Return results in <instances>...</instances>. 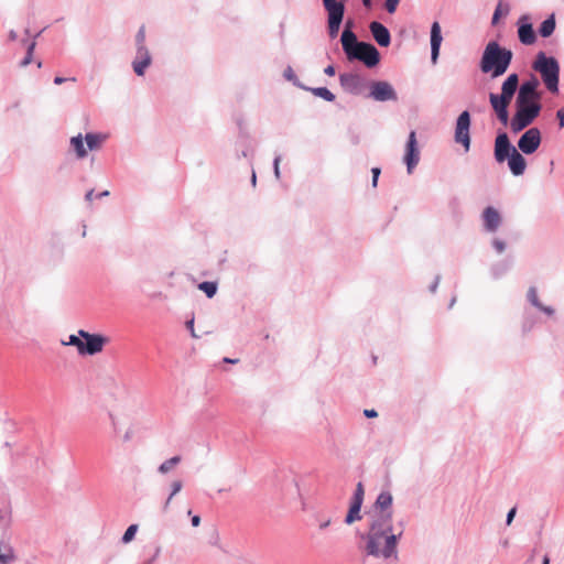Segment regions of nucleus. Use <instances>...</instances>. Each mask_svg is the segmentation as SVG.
Masks as SVG:
<instances>
[{
  "label": "nucleus",
  "instance_id": "nucleus-1",
  "mask_svg": "<svg viewBox=\"0 0 564 564\" xmlns=\"http://www.w3.org/2000/svg\"><path fill=\"white\" fill-rule=\"evenodd\" d=\"M401 536L402 530L398 534L393 533V524L390 522L389 514L373 518L368 532L362 536L366 554L397 563L399 560L398 542Z\"/></svg>",
  "mask_w": 564,
  "mask_h": 564
},
{
  "label": "nucleus",
  "instance_id": "nucleus-2",
  "mask_svg": "<svg viewBox=\"0 0 564 564\" xmlns=\"http://www.w3.org/2000/svg\"><path fill=\"white\" fill-rule=\"evenodd\" d=\"M340 42L348 61L362 62L369 68L379 64V51L371 43L358 41L357 35L351 30V22L346 23Z\"/></svg>",
  "mask_w": 564,
  "mask_h": 564
},
{
  "label": "nucleus",
  "instance_id": "nucleus-3",
  "mask_svg": "<svg viewBox=\"0 0 564 564\" xmlns=\"http://www.w3.org/2000/svg\"><path fill=\"white\" fill-rule=\"evenodd\" d=\"M513 54L510 50L501 46L497 41H490L484 48L479 68L491 78L502 76L512 62Z\"/></svg>",
  "mask_w": 564,
  "mask_h": 564
},
{
  "label": "nucleus",
  "instance_id": "nucleus-4",
  "mask_svg": "<svg viewBox=\"0 0 564 564\" xmlns=\"http://www.w3.org/2000/svg\"><path fill=\"white\" fill-rule=\"evenodd\" d=\"M532 68L540 74L543 84L551 94L558 93L560 63L555 57L539 52Z\"/></svg>",
  "mask_w": 564,
  "mask_h": 564
},
{
  "label": "nucleus",
  "instance_id": "nucleus-5",
  "mask_svg": "<svg viewBox=\"0 0 564 564\" xmlns=\"http://www.w3.org/2000/svg\"><path fill=\"white\" fill-rule=\"evenodd\" d=\"M542 109L541 105H522L516 102V112L513 117L509 118V127L513 133H518L529 127L540 115Z\"/></svg>",
  "mask_w": 564,
  "mask_h": 564
},
{
  "label": "nucleus",
  "instance_id": "nucleus-6",
  "mask_svg": "<svg viewBox=\"0 0 564 564\" xmlns=\"http://www.w3.org/2000/svg\"><path fill=\"white\" fill-rule=\"evenodd\" d=\"M327 12V31L330 39L338 36L345 15L344 0H322Z\"/></svg>",
  "mask_w": 564,
  "mask_h": 564
},
{
  "label": "nucleus",
  "instance_id": "nucleus-7",
  "mask_svg": "<svg viewBox=\"0 0 564 564\" xmlns=\"http://www.w3.org/2000/svg\"><path fill=\"white\" fill-rule=\"evenodd\" d=\"M375 101H397L398 94L393 86L387 80H371L368 86V94L365 95Z\"/></svg>",
  "mask_w": 564,
  "mask_h": 564
},
{
  "label": "nucleus",
  "instance_id": "nucleus-8",
  "mask_svg": "<svg viewBox=\"0 0 564 564\" xmlns=\"http://www.w3.org/2000/svg\"><path fill=\"white\" fill-rule=\"evenodd\" d=\"M516 93H507L502 91L500 94L490 93L489 94V104L497 116L499 122L503 126H508L509 122V111L508 107L513 98Z\"/></svg>",
  "mask_w": 564,
  "mask_h": 564
},
{
  "label": "nucleus",
  "instance_id": "nucleus-9",
  "mask_svg": "<svg viewBox=\"0 0 564 564\" xmlns=\"http://www.w3.org/2000/svg\"><path fill=\"white\" fill-rule=\"evenodd\" d=\"M339 84L341 88L355 96H365L369 82L358 73H341L339 75Z\"/></svg>",
  "mask_w": 564,
  "mask_h": 564
},
{
  "label": "nucleus",
  "instance_id": "nucleus-10",
  "mask_svg": "<svg viewBox=\"0 0 564 564\" xmlns=\"http://www.w3.org/2000/svg\"><path fill=\"white\" fill-rule=\"evenodd\" d=\"M539 85L540 82L535 76H532L530 79L524 80L519 87L516 97V102H520L522 105H541V95L538 91Z\"/></svg>",
  "mask_w": 564,
  "mask_h": 564
},
{
  "label": "nucleus",
  "instance_id": "nucleus-11",
  "mask_svg": "<svg viewBox=\"0 0 564 564\" xmlns=\"http://www.w3.org/2000/svg\"><path fill=\"white\" fill-rule=\"evenodd\" d=\"M113 432L116 434L121 435V441L123 443H129L132 441L135 434V426L132 420L126 414H110L109 415Z\"/></svg>",
  "mask_w": 564,
  "mask_h": 564
},
{
  "label": "nucleus",
  "instance_id": "nucleus-12",
  "mask_svg": "<svg viewBox=\"0 0 564 564\" xmlns=\"http://www.w3.org/2000/svg\"><path fill=\"white\" fill-rule=\"evenodd\" d=\"M79 336L83 338L82 351L79 355L85 356H94L100 352L108 341L107 337L100 334H91L84 329L78 330Z\"/></svg>",
  "mask_w": 564,
  "mask_h": 564
},
{
  "label": "nucleus",
  "instance_id": "nucleus-13",
  "mask_svg": "<svg viewBox=\"0 0 564 564\" xmlns=\"http://www.w3.org/2000/svg\"><path fill=\"white\" fill-rule=\"evenodd\" d=\"M470 113L465 110L456 119L455 126V142L463 145L465 151L468 152L470 149Z\"/></svg>",
  "mask_w": 564,
  "mask_h": 564
},
{
  "label": "nucleus",
  "instance_id": "nucleus-14",
  "mask_svg": "<svg viewBox=\"0 0 564 564\" xmlns=\"http://www.w3.org/2000/svg\"><path fill=\"white\" fill-rule=\"evenodd\" d=\"M403 161L406 164V171L412 174L413 170L420 162V149L416 140L415 131L409 133V138L405 144V153Z\"/></svg>",
  "mask_w": 564,
  "mask_h": 564
},
{
  "label": "nucleus",
  "instance_id": "nucleus-15",
  "mask_svg": "<svg viewBox=\"0 0 564 564\" xmlns=\"http://www.w3.org/2000/svg\"><path fill=\"white\" fill-rule=\"evenodd\" d=\"M541 144V131L533 127L528 129L518 140V148L524 154L534 153Z\"/></svg>",
  "mask_w": 564,
  "mask_h": 564
},
{
  "label": "nucleus",
  "instance_id": "nucleus-16",
  "mask_svg": "<svg viewBox=\"0 0 564 564\" xmlns=\"http://www.w3.org/2000/svg\"><path fill=\"white\" fill-rule=\"evenodd\" d=\"M517 149L511 144L509 137L506 132H500L495 140V159L498 163H502L514 152Z\"/></svg>",
  "mask_w": 564,
  "mask_h": 564
},
{
  "label": "nucleus",
  "instance_id": "nucleus-17",
  "mask_svg": "<svg viewBox=\"0 0 564 564\" xmlns=\"http://www.w3.org/2000/svg\"><path fill=\"white\" fill-rule=\"evenodd\" d=\"M392 503L393 496L389 490H382L375 501V516L373 518H380L384 514L390 516V522H392Z\"/></svg>",
  "mask_w": 564,
  "mask_h": 564
},
{
  "label": "nucleus",
  "instance_id": "nucleus-18",
  "mask_svg": "<svg viewBox=\"0 0 564 564\" xmlns=\"http://www.w3.org/2000/svg\"><path fill=\"white\" fill-rule=\"evenodd\" d=\"M152 64V55L148 47L135 48V55L132 61L133 72L138 76H144L148 67Z\"/></svg>",
  "mask_w": 564,
  "mask_h": 564
},
{
  "label": "nucleus",
  "instance_id": "nucleus-19",
  "mask_svg": "<svg viewBox=\"0 0 564 564\" xmlns=\"http://www.w3.org/2000/svg\"><path fill=\"white\" fill-rule=\"evenodd\" d=\"M481 219L484 229L487 232H496L502 223L500 213L492 206H488L482 210Z\"/></svg>",
  "mask_w": 564,
  "mask_h": 564
},
{
  "label": "nucleus",
  "instance_id": "nucleus-20",
  "mask_svg": "<svg viewBox=\"0 0 564 564\" xmlns=\"http://www.w3.org/2000/svg\"><path fill=\"white\" fill-rule=\"evenodd\" d=\"M370 33L378 45L387 47L391 43V34L387 26L381 22L372 21L369 24Z\"/></svg>",
  "mask_w": 564,
  "mask_h": 564
},
{
  "label": "nucleus",
  "instance_id": "nucleus-21",
  "mask_svg": "<svg viewBox=\"0 0 564 564\" xmlns=\"http://www.w3.org/2000/svg\"><path fill=\"white\" fill-rule=\"evenodd\" d=\"M443 36L441 25L437 21L433 22L431 25V62L435 65L438 61L440 48L442 45Z\"/></svg>",
  "mask_w": 564,
  "mask_h": 564
},
{
  "label": "nucleus",
  "instance_id": "nucleus-22",
  "mask_svg": "<svg viewBox=\"0 0 564 564\" xmlns=\"http://www.w3.org/2000/svg\"><path fill=\"white\" fill-rule=\"evenodd\" d=\"M527 17H522L519 21L518 36L519 41L524 45H532L536 41V35L531 23H523Z\"/></svg>",
  "mask_w": 564,
  "mask_h": 564
},
{
  "label": "nucleus",
  "instance_id": "nucleus-23",
  "mask_svg": "<svg viewBox=\"0 0 564 564\" xmlns=\"http://www.w3.org/2000/svg\"><path fill=\"white\" fill-rule=\"evenodd\" d=\"M527 300L528 302L534 306L536 310L541 311L547 316H553L555 313V310L552 306L544 305L540 302L538 290L535 286H530L527 292Z\"/></svg>",
  "mask_w": 564,
  "mask_h": 564
},
{
  "label": "nucleus",
  "instance_id": "nucleus-24",
  "mask_svg": "<svg viewBox=\"0 0 564 564\" xmlns=\"http://www.w3.org/2000/svg\"><path fill=\"white\" fill-rule=\"evenodd\" d=\"M237 158H248L252 153V143L249 135L240 131L236 141Z\"/></svg>",
  "mask_w": 564,
  "mask_h": 564
},
{
  "label": "nucleus",
  "instance_id": "nucleus-25",
  "mask_svg": "<svg viewBox=\"0 0 564 564\" xmlns=\"http://www.w3.org/2000/svg\"><path fill=\"white\" fill-rule=\"evenodd\" d=\"M508 165H509L511 173L514 176H519L524 173L525 167H527V162H525V159L517 150L508 158Z\"/></svg>",
  "mask_w": 564,
  "mask_h": 564
},
{
  "label": "nucleus",
  "instance_id": "nucleus-26",
  "mask_svg": "<svg viewBox=\"0 0 564 564\" xmlns=\"http://www.w3.org/2000/svg\"><path fill=\"white\" fill-rule=\"evenodd\" d=\"M85 139L82 133L74 135L69 140L70 148L75 152V155L78 160H83L87 156V148L84 144Z\"/></svg>",
  "mask_w": 564,
  "mask_h": 564
},
{
  "label": "nucleus",
  "instance_id": "nucleus-27",
  "mask_svg": "<svg viewBox=\"0 0 564 564\" xmlns=\"http://www.w3.org/2000/svg\"><path fill=\"white\" fill-rule=\"evenodd\" d=\"M87 149L90 151L99 150L102 143L107 140L104 133L88 132L84 137Z\"/></svg>",
  "mask_w": 564,
  "mask_h": 564
},
{
  "label": "nucleus",
  "instance_id": "nucleus-28",
  "mask_svg": "<svg viewBox=\"0 0 564 564\" xmlns=\"http://www.w3.org/2000/svg\"><path fill=\"white\" fill-rule=\"evenodd\" d=\"M519 87V75L517 73H512L503 80L501 90L507 93H517Z\"/></svg>",
  "mask_w": 564,
  "mask_h": 564
},
{
  "label": "nucleus",
  "instance_id": "nucleus-29",
  "mask_svg": "<svg viewBox=\"0 0 564 564\" xmlns=\"http://www.w3.org/2000/svg\"><path fill=\"white\" fill-rule=\"evenodd\" d=\"M555 26H556L555 18L552 14L541 23V25L539 28V34L542 37H549L553 34Z\"/></svg>",
  "mask_w": 564,
  "mask_h": 564
},
{
  "label": "nucleus",
  "instance_id": "nucleus-30",
  "mask_svg": "<svg viewBox=\"0 0 564 564\" xmlns=\"http://www.w3.org/2000/svg\"><path fill=\"white\" fill-rule=\"evenodd\" d=\"M181 460L182 458L178 455L164 460L162 464L159 465L158 473L161 475L169 474L174 467H176L181 463Z\"/></svg>",
  "mask_w": 564,
  "mask_h": 564
},
{
  "label": "nucleus",
  "instance_id": "nucleus-31",
  "mask_svg": "<svg viewBox=\"0 0 564 564\" xmlns=\"http://www.w3.org/2000/svg\"><path fill=\"white\" fill-rule=\"evenodd\" d=\"M304 89L329 102L334 101L336 98L335 95L326 87H305Z\"/></svg>",
  "mask_w": 564,
  "mask_h": 564
},
{
  "label": "nucleus",
  "instance_id": "nucleus-32",
  "mask_svg": "<svg viewBox=\"0 0 564 564\" xmlns=\"http://www.w3.org/2000/svg\"><path fill=\"white\" fill-rule=\"evenodd\" d=\"M15 561V554L10 545L0 544V564H12Z\"/></svg>",
  "mask_w": 564,
  "mask_h": 564
},
{
  "label": "nucleus",
  "instance_id": "nucleus-33",
  "mask_svg": "<svg viewBox=\"0 0 564 564\" xmlns=\"http://www.w3.org/2000/svg\"><path fill=\"white\" fill-rule=\"evenodd\" d=\"M170 488H171L170 495L167 496V498L163 505L164 511H166L169 509L172 499L182 490L183 481L180 479H175L171 482Z\"/></svg>",
  "mask_w": 564,
  "mask_h": 564
},
{
  "label": "nucleus",
  "instance_id": "nucleus-34",
  "mask_svg": "<svg viewBox=\"0 0 564 564\" xmlns=\"http://www.w3.org/2000/svg\"><path fill=\"white\" fill-rule=\"evenodd\" d=\"M360 511H361V506H358L357 503H351L350 502V507H349L348 513L346 514V518H345V523L350 525L355 521L360 520L361 519Z\"/></svg>",
  "mask_w": 564,
  "mask_h": 564
},
{
  "label": "nucleus",
  "instance_id": "nucleus-35",
  "mask_svg": "<svg viewBox=\"0 0 564 564\" xmlns=\"http://www.w3.org/2000/svg\"><path fill=\"white\" fill-rule=\"evenodd\" d=\"M510 262L503 260V261H499L497 263H495L492 267H491V275L495 278V279H499L501 278L505 273H507L510 269Z\"/></svg>",
  "mask_w": 564,
  "mask_h": 564
},
{
  "label": "nucleus",
  "instance_id": "nucleus-36",
  "mask_svg": "<svg viewBox=\"0 0 564 564\" xmlns=\"http://www.w3.org/2000/svg\"><path fill=\"white\" fill-rule=\"evenodd\" d=\"M198 290L203 291L208 299H212L217 293L218 284L214 281H204L198 284Z\"/></svg>",
  "mask_w": 564,
  "mask_h": 564
},
{
  "label": "nucleus",
  "instance_id": "nucleus-37",
  "mask_svg": "<svg viewBox=\"0 0 564 564\" xmlns=\"http://www.w3.org/2000/svg\"><path fill=\"white\" fill-rule=\"evenodd\" d=\"M63 346H74L77 348L78 354L82 351L83 338L78 335H69L68 340H62Z\"/></svg>",
  "mask_w": 564,
  "mask_h": 564
},
{
  "label": "nucleus",
  "instance_id": "nucleus-38",
  "mask_svg": "<svg viewBox=\"0 0 564 564\" xmlns=\"http://www.w3.org/2000/svg\"><path fill=\"white\" fill-rule=\"evenodd\" d=\"M138 529H139L138 524L129 525L121 538V542L123 544L130 543L134 539L135 533L138 532Z\"/></svg>",
  "mask_w": 564,
  "mask_h": 564
},
{
  "label": "nucleus",
  "instance_id": "nucleus-39",
  "mask_svg": "<svg viewBox=\"0 0 564 564\" xmlns=\"http://www.w3.org/2000/svg\"><path fill=\"white\" fill-rule=\"evenodd\" d=\"M364 486L361 482H358L354 492V496L351 498V503H357L358 506H362L364 502Z\"/></svg>",
  "mask_w": 564,
  "mask_h": 564
},
{
  "label": "nucleus",
  "instance_id": "nucleus-40",
  "mask_svg": "<svg viewBox=\"0 0 564 564\" xmlns=\"http://www.w3.org/2000/svg\"><path fill=\"white\" fill-rule=\"evenodd\" d=\"M283 76L286 80L289 82H292L295 86L304 89L305 86L302 85L299 80H297V77L295 75V73L293 72L292 67L291 66H288L284 72H283Z\"/></svg>",
  "mask_w": 564,
  "mask_h": 564
},
{
  "label": "nucleus",
  "instance_id": "nucleus-41",
  "mask_svg": "<svg viewBox=\"0 0 564 564\" xmlns=\"http://www.w3.org/2000/svg\"><path fill=\"white\" fill-rule=\"evenodd\" d=\"M314 518H315V521H316V523L318 525V529L321 531H324L325 529H327L330 525V523H332V518L330 517H325V516H323L321 513H316L314 516Z\"/></svg>",
  "mask_w": 564,
  "mask_h": 564
},
{
  "label": "nucleus",
  "instance_id": "nucleus-42",
  "mask_svg": "<svg viewBox=\"0 0 564 564\" xmlns=\"http://www.w3.org/2000/svg\"><path fill=\"white\" fill-rule=\"evenodd\" d=\"M148 47L145 44V26L141 25L135 34V48Z\"/></svg>",
  "mask_w": 564,
  "mask_h": 564
},
{
  "label": "nucleus",
  "instance_id": "nucleus-43",
  "mask_svg": "<svg viewBox=\"0 0 564 564\" xmlns=\"http://www.w3.org/2000/svg\"><path fill=\"white\" fill-rule=\"evenodd\" d=\"M491 245L499 254L506 250V242L499 238H494Z\"/></svg>",
  "mask_w": 564,
  "mask_h": 564
},
{
  "label": "nucleus",
  "instance_id": "nucleus-44",
  "mask_svg": "<svg viewBox=\"0 0 564 564\" xmlns=\"http://www.w3.org/2000/svg\"><path fill=\"white\" fill-rule=\"evenodd\" d=\"M11 512L9 509H0V524L8 525L10 522Z\"/></svg>",
  "mask_w": 564,
  "mask_h": 564
},
{
  "label": "nucleus",
  "instance_id": "nucleus-45",
  "mask_svg": "<svg viewBox=\"0 0 564 564\" xmlns=\"http://www.w3.org/2000/svg\"><path fill=\"white\" fill-rule=\"evenodd\" d=\"M280 162H281V155H275L273 160V172L276 180L281 178V172H280Z\"/></svg>",
  "mask_w": 564,
  "mask_h": 564
},
{
  "label": "nucleus",
  "instance_id": "nucleus-46",
  "mask_svg": "<svg viewBox=\"0 0 564 564\" xmlns=\"http://www.w3.org/2000/svg\"><path fill=\"white\" fill-rule=\"evenodd\" d=\"M400 0H386L384 7L389 13H394Z\"/></svg>",
  "mask_w": 564,
  "mask_h": 564
},
{
  "label": "nucleus",
  "instance_id": "nucleus-47",
  "mask_svg": "<svg viewBox=\"0 0 564 564\" xmlns=\"http://www.w3.org/2000/svg\"><path fill=\"white\" fill-rule=\"evenodd\" d=\"M534 322L532 319L525 318L521 324V330L523 334H528L532 330Z\"/></svg>",
  "mask_w": 564,
  "mask_h": 564
},
{
  "label": "nucleus",
  "instance_id": "nucleus-48",
  "mask_svg": "<svg viewBox=\"0 0 564 564\" xmlns=\"http://www.w3.org/2000/svg\"><path fill=\"white\" fill-rule=\"evenodd\" d=\"M516 513H517V508L513 507L511 508L508 513H507V518H506V524L507 525H510L516 517Z\"/></svg>",
  "mask_w": 564,
  "mask_h": 564
},
{
  "label": "nucleus",
  "instance_id": "nucleus-49",
  "mask_svg": "<svg viewBox=\"0 0 564 564\" xmlns=\"http://www.w3.org/2000/svg\"><path fill=\"white\" fill-rule=\"evenodd\" d=\"M186 328L189 330L191 336L193 338H198V335L195 333L194 329V318H191L189 321L186 322Z\"/></svg>",
  "mask_w": 564,
  "mask_h": 564
},
{
  "label": "nucleus",
  "instance_id": "nucleus-50",
  "mask_svg": "<svg viewBox=\"0 0 564 564\" xmlns=\"http://www.w3.org/2000/svg\"><path fill=\"white\" fill-rule=\"evenodd\" d=\"M371 173H372V182L371 183H372V186L376 187L378 184L379 175H380V169L372 167Z\"/></svg>",
  "mask_w": 564,
  "mask_h": 564
},
{
  "label": "nucleus",
  "instance_id": "nucleus-51",
  "mask_svg": "<svg viewBox=\"0 0 564 564\" xmlns=\"http://www.w3.org/2000/svg\"><path fill=\"white\" fill-rule=\"evenodd\" d=\"M556 118L558 120L560 128L564 127V108H561L556 112Z\"/></svg>",
  "mask_w": 564,
  "mask_h": 564
},
{
  "label": "nucleus",
  "instance_id": "nucleus-52",
  "mask_svg": "<svg viewBox=\"0 0 564 564\" xmlns=\"http://www.w3.org/2000/svg\"><path fill=\"white\" fill-rule=\"evenodd\" d=\"M32 57H33V54H29L26 53L24 58L20 62V66L21 67H25L28 66L29 64H31L32 62Z\"/></svg>",
  "mask_w": 564,
  "mask_h": 564
},
{
  "label": "nucleus",
  "instance_id": "nucleus-53",
  "mask_svg": "<svg viewBox=\"0 0 564 564\" xmlns=\"http://www.w3.org/2000/svg\"><path fill=\"white\" fill-rule=\"evenodd\" d=\"M364 415L368 419H373L378 416V412L375 409H366Z\"/></svg>",
  "mask_w": 564,
  "mask_h": 564
},
{
  "label": "nucleus",
  "instance_id": "nucleus-54",
  "mask_svg": "<svg viewBox=\"0 0 564 564\" xmlns=\"http://www.w3.org/2000/svg\"><path fill=\"white\" fill-rule=\"evenodd\" d=\"M67 80H72V82H75L76 78L75 77H72V78H64V77H59V76H56L54 78V84L55 85H62L63 83L67 82Z\"/></svg>",
  "mask_w": 564,
  "mask_h": 564
},
{
  "label": "nucleus",
  "instance_id": "nucleus-55",
  "mask_svg": "<svg viewBox=\"0 0 564 564\" xmlns=\"http://www.w3.org/2000/svg\"><path fill=\"white\" fill-rule=\"evenodd\" d=\"M500 8H501V4L499 3L494 12V15H492V24H495L499 20L500 12H501Z\"/></svg>",
  "mask_w": 564,
  "mask_h": 564
},
{
  "label": "nucleus",
  "instance_id": "nucleus-56",
  "mask_svg": "<svg viewBox=\"0 0 564 564\" xmlns=\"http://www.w3.org/2000/svg\"><path fill=\"white\" fill-rule=\"evenodd\" d=\"M324 73L327 75V76H334L336 70H335V67L333 65H328L324 68Z\"/></svg>",
  "mask_w": 564,
  "mask_h": 564
},
{
  "label": "nucleus",
  "instance_id": "nucleus-57",
  "mask_svg": "<svg viewBox=\"0 0 564 564\" xmlns=\"http://www.w3.org/2000/svg\"><path fill=\"white\" fill-rule=\"evenodd\" d=\"M35 46H36V43L35 41L33 40L32 42H30L28 45H26V53L29 54H33L34 50H35Z\"/></svg>",
  "mask_w": 564,
  "mask_h": 564
},
{
  "label": "nucleus",
  "instance_id": "nucleus-58",
  "mask_svg": "<svg viewBox=\"0 0 564 564\" xmlns=\"http://www.w3.org/2000/svg\"><path fill=\"white\" fill-rule=\"evenodd\" d=\"M191 522L193 527H198L200 524V517L197 514L192 516Z\"/></svg>",
  "mask_w": 564,
  "mask_h": 564
},
{
  "label": "nucleus",
  "instance_id": "nucleus-59",
  "mask_svg": "<svg viewBox=\"0 0 564 564\" xmlns=\"http://www.w3.org/2000/svg\"><path fill=\"white\" fill-rule=\"evenodd\" d=\"M94 199V189H89L86 194H85V200L88 202V203H91Z\"/></svg>",
  "mask_w": 564,
  "mask_h": 564
},
{
  "label": "nucleus",
  "instance_id": "nucleus-60",
  "mask_svg": "<svg viewBox=\"0 0 564 564\" xmlns=\"http://www.w3.org/2000/svg\"><path fill=\"white\" fill-rule=\"evenodd\" d=\"M440 279H441L440 275H437L435 278L434 283L430 286V290H431L432 293H434L436 291V289L438 286V283H440Z\"/></svg>",
  "mask_w": 564,
  "mask_h": 564
},
{
  "label": "nucleus",
  "instance_id": "nucleus-61",
  "mask_svg": "<svg viewBox=\"0 0 564 564\" xmlns=\"http://www.w3.org/2000/svg\"><path fill=\"white\" fill-rule=\"evenodd\" d=\"M17 39H18V33L14 30H11L9 32V40L10 41H15Z\"/></svg>",
  "mask_w": 564,
  "mask_h": 564
},
{
  "label": "nucleus",
  "instance_id": "nucleus-62",
  "mask_svg": "<svg viewBox=\"0 0 564 564\" xmlns=\"http://www.w3.org/2000/svg\"><path fill=\"white\" fill-rule=\"evenodd\" d=\"M109 195H110L109 191H104V192H100V193L97 195V197H98V198H104V197H107V196H109Z\"/></svg>",
  "mask_w": 564,
  "mask_h": 564
},
{
  "label": "nucleus",
  "instance_id": "nucleus-63",
  "mask_svg": "<svg viewBox=\"0 0 564 564\" xmlns=\"http://www.w3.org/2000/svg\"><path fill=\"white\" fill-rule=\"evenodd\" d=\"M224 362H227V364H237V362H238V359H231V358L225 357V358H224Z\"/></svg>",
  "mask_w": 564,
  "mask_h": 564
},
{
  "label": "nucleus",
  "instance_id": "nucleus-64",
  "mask_svg": "<svg viewBox=\"0 0 564 564\" xmlns=\"http://www.w3.org/2000/svg\"><path fill=\"white\" fill-rule=\"evenodd\" d=\"M362 1V4L366 7V8H370L372 2L371 0H361Z\"/></svg>",
  "mask_w": 564,
  "mask_h": 564
}]
</instances>
